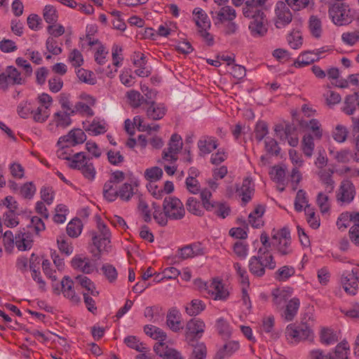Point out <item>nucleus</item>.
<instances>
[{"label": "nucleus", "mask_w": 359, "mask_h": 359, "mask_svg": "<svg viewBox=\"0 0 359 359\" xmlns=\"http://www.w3.org/2000/svg\"><path fill=\"white\" fill-rule=\"evenodd\" d=\"M36 192V187L32 182L24 184L20 190V195L25 198L31 199Z\"/></svg>", "instance_id": "338daca9"}, {"label": "nucleus", "mask_w": 359, "mask_h": 359, "mask_svg": "<svg viewBox=\"0 0 359 359\" xmlns=\"http://www.w3.org/2000/svg\"><path fill=\"white\" fill-rule=\"evenodd\" d=\"M74 282L69 276H65L61 281V291L64 296L69 298L72 302L78 303L80 302V297L76 294L74 287Z\"/></svg>", "instance_id": "4be33fe9"}, {"label": "nucleus", "mask_w": 359, "mask_h": 359, "mask_svg": "<svg viewBox=\"0 0 359 359\" xmlns=\"http://www.w3.org/2000/svg\"><path fill=\"white\" fill-rule=\"evenodd\" d=\"M272 302L277 306H282L289 297L287 292L285 290L276 288L272 291Z\"/></svg>", "instance_id": "c9c22d12"}, {"label": "nucleus", "mask_w": 359, "mask_h": 359, "mask_svg": "<svg viewBox=\"0 0 359 359\" xmlns=\"http://www.w3.org/2000/svg\"><path fill=\"white\" fill-rule=\"evenodd\" d=\"M69 167L73 169L81 170L83 175L88 180L92 181L95 176L96 171L93 163L87 158L83 152L74 154Z\"/></svg>", "instance_id": "39448f33"}, {"label": "nucleus", "mask_w": 359, "mask_h": 359, "mask_svg": "<svg viewBox=\"0 0 359 359\" xmlns=\"http://www.w3.org/2000/svg\"><path fill=\"white\" fill-rule=\"evenodd\" d=\"M309 30L312 36L319 38L322 33V24L320 20L315 15H311L309 23Z\"/></svg>", "instance_id": "c03bdc74"}, {"label": "nucleus", "mask_w": 359, "mask_h": 359, "mask_svg": "<svg viewBox=\"0 0 359 359\" xmlns=\"http://www.w3.org/2000/svg\"><path fill=\"white\" fill-rule=\"evenodd\" d=\"M145 177L151 182H156L161 179L163 170L158 167H153L145 170Z\"/></svg>", "instance_id": "774afa93"}, {"label": "nucleus", "mask_w": 359, "mask_h": 359, "mask_svg": "<svg viewBox=\"0 0 359 359\" xmlns=\"http://www.w3.org/2000/svg\"><path fill=\"white\" fill-rule=\"evenodd\" d=\"M71 116H74L72 114H68L65 111H57L54 114V121L57 126L66 128L72 123Z\"/></svg>", "instance_id": "e433bc0d"}, {"label": "nucleus", "mask_w": 359, "mask_h": 359, "mask_svg": "<svg viewBox=\"0 0 359 359\" xmlns=\"http://www.w3.org/2000/svg\"><path fill=\"white\" fill-rule=\"evenodd\" d=\"M333 172L331 170H321L318 172V175L320 177L322 182L326 185V189L329 192H332L334 189V180H332V175Z\"/></svg>", "instance_id": "37998d69"}, {"label": "nucleus", "mask_w": 359, "mask_h": 359, "mask_svg": "<svg viewBox=\"0 0 359 359\" xmlns=\"http://www.w3.org/2000/svg\"><path fill=\"white\" fill-rule=\"evenodd\" d=\"M355 194V188L353 182L348 180H344L340 182L336 198L341 205L349 204L353 201Z\"/></svg>", "instance_id": "6e6552de"}, {"label": "nucleus", "mask_w": 359, "mask_h": 359, "mask_svg": "<svg viewBox=\"0 0 359 359\" xmlns=\"http://www.w3.org/2000/svg\"><path fill=\"white\" fill-rule=\"evenodd\" d=\"M182 145L181 136L178 134L172 135L168 149L163 151V158L172 162L176 161L177 160V154L182 149Z\"/></svg>", "instance_id": "1a4fd4ad"}, {"label": "nucleus", "mask_w": 359, "mask_h": 359, "mask_svg": "<svg viewBox=\"0 0 359 359\" xmlns=\"http://www.w3.org/2000/svg\"><path fill=\"white\" fill-rule=\"evenodd\" d=\"M124 343L130 348L135 349L139 352H144L147 348L144 344L140 342L138 338L135 336H128L124 339Z\"/></svg>", "instance_id": "5fc2aeb1"}, {"label": "nucleus", "mask_w": 359, "mask_h": 359, "mask_svg": "<svg viewBox=\"0 0 359 359\" xmlns=\"http://www.w3.org/2000/svg\"><path fill=\"white\" fill-rule=\"evenodd\" d=\"M254 191V184L252 179L250 177L245 178L241 187V195H242V201L244 205L251 200Z\"/></svg>", "instance_id": "bb28decb"}, {"label": "nucleus", "mask_w": 359, "mask_h": 359, "mask_svg": "<svg viewBox=\"0 0 359 359\" xmlns=\"http://www.w3.org/2000/svg\"><path fill=\"white\" fill-rule=\"evenodd\" d=\"M60 147L57 151V156L63 160L72 161L73 156L72 154L73 150L72 149V146L68 143H62L61 144H58Z\"/></svg>", "instance_id": "3c124183"}, {"label": "nucleus", "mask_w": 359, "mask_h": 359, "mask_svg": "<svg viewBox=\"0 0 359 359\" xmlns=\"http://www.w3.org/2000/svg\"><path fill=\"white\" fill-rule=\"evenodd\" d=\"M300 306V301L298 298L294 297L291 299L286 304L282 316L287 320L291 321L294 319L297 313Z\"/></svg>", "instance_id": "393cba45"}, {"label": "nucleus", "mask_w": 359, "mask_h": 359, "mask_svg": "<svg viewBox=\"0 0 359 359\" xmlns=\"http://www.w3.org/2000/svg\"><path fill=\"white\" fill-rule=\"evenodd\" d=\"M163 210L171 220L182 219L185 215V209L182 201L175 196H167L163 202Z\"/></svg>", "instance_id": "423d86ee"}, {"label": "nucleus", "mask_w": 359, "mask_h": 359, "mask_svg": "<svg viewBox=\"0 0 359 359\" xmlns=\"http://www.w3.org/2000/svg\"><path fill=\"white\" fill-rule=\"evenodd\" d=\"M348 343H340L336 346L334 354L329 355V359H348Z\"/></svg>", "instance_id": "49530a36"}, {"label": "nucleus", "mask_w": 359, "mask_h": 359, "mask_svg": "<svg viewBox=\"0 0 359 359\" xmlns=\"http://www.w3.org/2000/svg\"><path fill=\"white\" fill-rule=\"evenodd\" d=\"M265 15L252 19L249 25V29L254 36H263L268 31Z\"/></svg>", "instance_id": "f3484780"}, {"label": "nucleus", "mask_w": 359, "mask_h": 359, "mask_svg": "<svg viewBox=\"0 0 359 359\" xmlns=\"http://www.w3.org/2000/svg\"><path fill=\"white\" fill-rule=\"evenodd\" d=\"M272 244L273 245H277V250L281 255H286L291 253L292 252V249L290 247L291 240L282 239L278 241H273Z\"/></svg>", "instance_id": "4d7b16f0"}, {"label": "nucleus", "mask_w": 359, "mask_h": 359, "mask_svg": "<svg viewBox=\"0 0 359 359\" xmlns=\"http://www.w3.org/2000/svg\"><path fill=\"white\" fill-rule=\"evenodd\" d=\"M152 206L154 209L153 217L155 221L161 226H166L168 224L169 217L166 215L165 212L163 210L161 211L160 206L157 205L156 203H153Z\"/></svg>", "instance_id": "a18cd8bd"}, {"label": "nucleus", "mask_w": 359, "mask_h": 359, "mask_svg": "<svg viewBox=\"0 0 359 359\" xmlns=\"http://www.w3.org/2000/svg\"><path fill=\"white\" fill-rule=\"evenodd\" d=\"M357 110H359V90L346 97L343 107V111L348 115Z\"/></svg>", "instance_id": "b1692460"}, {"label": "nucleus", "mask_w": 359, "mask_h": 359, "mask_svg": "<svg viewBox=\"0 0 359 359\" xmlns=\"http://www.w3.org/2000/svg\"><path fill=\"white\" fill-rule=\"evenodd\" d=\"M187 210L196 216L203 215V211L201 208L200 202L194 197H189L186 203Z\"/></svg>", "instance_id": "de8ad7c7"}, {"label": "nucleus", "mask_w": 359, "mask_h": 359, "mask_svg": "<svg viewBox=\"0 0 359 359\" xmlns=\"http://www.w3.org/2000/svg\"><path fill=\"white\" fill-rule=\"evenodd\" d=\"M98 232L95 231H90L92 236V242L95 250H91L90 252L95 259H100V253L102 251L108 250L110 243L111 233L106 224L102 221L100 218L98 219L97 222Z\"/></svg>", "instance_id": "f03ea898"}, {"label": "nucleus", "mask_w": 359, "mask_h": 359, "mask_svg": "<svg viewBox=\"0 0 359 359\" xmlns=\"http://www.w3.org/2000/svg\"><path fill=\"white\" fill-rule=\"evenodd\" d=\"M295 269L291 266H284L276 272L275 278L278 281H285L294 276Z\"/></svg>", "instance_id": "603ef678"}, {"label": "nucleus", "mask_w": 359, "mask_h": 359, "mask_svg": "<svg viewBox=\"0 0 359 359\" xmlns=\"http://www.w3.org/2000/svg\"><path fill=\"white\" fill-rule=\"evenodd\" d=\"M285 2L293 11H301L313 4V0H285Z\"/></svg>", "instance_id": "680f3d73"}, {"label": "nucleus", "mask_w": 359, "mask_h": 359, "mask_svg": "<svg viewBox=\"0 0 359 359\" xmlns=\"http://www.w3.org/2000/svg\"><path fill=\"white\" fill-rule=\"evenodd\" d=\"M205 252V248L202 246L201 243H194L177 250V255L182 259L203 255Z\"/></svg>", "instance_id": "f8f14e48"}, {"label": "nucleus", "mask_w": 359, "mask_h": 359, "mask_svg": "<svg viewBox=\"0 0 359 359\" xmlns=\"http://www.w3.org/2000/svg\"><path fill=\"white\" fill-rule=\"evenodd\" d=\"M290 6L284 1H278L275 6V26L282 29L288 25L292 20V14Z\"/></svg>", "instance_id": "0eeeda50"}, {"label": "nucleus", "mask_w": 359, "mask_h": 359, "mask_svg": "<svg viewBox=\"0 0 359 359\" xmlns=\"http://www.w3.org/2000/svg\"><path fill=\"white\" fill-rule=\"evenodd\" d=\"M86 140L85 133L79 128L70 130L67 135L60 137L57 142V144L62 143H68L72 147L83 143Z\"/></svg>", "instance_id": "4468645a"}, {"label": "nucleus", "mask_w": 359, "mask_h": 359, "mask_svg": "<svg viewBox=\"0 0 359 359\" xmlns=\"http://www.w3.org/2000/svg\"><path fill=\"white\" fill-rule=\"evenodd\" d=\"M285 337L289 343L296 344L309 339L313 335L311 325L308 323L290 324L285 329Z\"/></svg>", "instance_id": "20e7f679"}, {"label": "nucleus", "mask_w": 359, "mask_h": 359, "mask_svg": "<svg viewBox=\"0 0 359 359\" xmlns=\"http://www.w3.org/2000/svg\"><path fill=\"white\" fill-rule=\"evenodd\" d=\"M308 201L306 198V192L300 189L297 191L295 201H294V209L297 212H302L303 210V205L307 204Z\"/></svg>", "instance_id": "0e129e2a"}, {"label": "nucleus", "mask_w": 359, "mask_h": 359, "mask_svg": "<svg viewBox=\"0 0 359 359\" xmlns=\"http://www.w3.org/2000/svg\"><path fill=\"white\" fill-rule=\"evenodd\" d=\"M255 137L257 142H261L268 134L269 129L266 122L259 121L257 123L255 128Z\"/></svg>", "instance_id": "6e6d98bb"}, {"label": "nucleus", "mask_w": 359, "mask_h": 359, "mask_svg": "<svg viewBox=\"0 0 359 359\" xmlns=\"http://www.w3.org/2000/svg\"><path fill=\"white\" fill-rule=\"evenodd\" d=\"M348 131L347 128L341 124L337 125L332 131L334 140L338 142H344L348 136Z\"/></svg>", "instance_id": "13d9d810"}, {"label": "nucleus", "mask_w": 359, "mask_h": 359, "mask_svg": "<svg viewBox=\"0 0 359 359\" xmlns=\"http://www.w3.org/2000/svg\"><path fill=\"white\" fill-rule=\"evenodd\" d=\"M120 198L125 201H128L134 195V189L131 184L124 183L118 191Z\"/></svg>", "instance_id": "bf43d9fd"}, {"label": "nucleus", "mask_w": 359, "mask_h": 359, "mask_svg": "<svg viewBox=\"0 0 359 359\" xmlns=\"http://www.w3.org/2000/svg\"><path fill=\"white\" fill-rule=\"evenodd\" d=\"M325 50H316L313 51H306L301 54L294 62V66L297 68H301L309 65L315 61H318V55L324 53Z\"/></svg>", "instance_id": "2eb2a0df"}, {"label": "nucleus", "mask_w": 359, "mask_h": 359, "mask_svg": "<svg viewBox=\"0 0 359 359\" xmlns=\"http://www.w3.org/2000/svg\"><path fill=\"white\" fill-rule=\"evenodd\" d=\"M59 103L63 111L74 115V104L71 102V95L67 93H61L59 95Z\"/></svg>", "instance_id": "4c0bfd02"}, {"label": "nucleus", "mask_w": 359, "mask_h": 359, "mask_svg": "<svg viewBox=\"0 0 359 359\" xmlns=\"http://www.w3.org/2000/svg\"><path fill=\"white\" fill-rule=\"evenodd\" d=\"M320 338V341L326 345L334 344L339 340L337 334L329 328H323L321 330Z\"/></svg>", "instance_id": "f704fd0d"}, {"label": "nucleus", "mask_w": 359, "mask_h": 359, "mask_svg": "<svg viewBox=\"0 0 359 359\" xmlns=\"http://www.w3.org/2000/svg\"><path fill=\"white\" fill-rule=\"evenodd\" d=\"M351 271L346 274L344 273L341 278L345 292L351 295H355L358 292L359 281Z\"/></svg>", "instance_id": "dca6fc26"}, {"label": "nucleus", "mask_w": 359, "mask_h": 359, "mask_svg": "<svg viewBox=\"0 0 359 359\" xmlns=\"http://www.w3.org/2000/svg\"><path fill=\"white\" fill-rule=\"evenodd\" d=\"M205 308V304L201 299H193L185 307L186 312L190 316H195L201 313Z\"/></svg>", "instance_id": "473e14b6"}, {"label": "nucleus", "mask_w": 359, "mask_h": 359, "mask_svg": "<svg viewBox=\"0 0 359 359\" xmlns=\"http://www.w3.org/2000/svg\"><path fill=\"white\" fill-rule=\"evenodd\" d=\"M38 100L41 106L36 108L34 120L36 122L43 123L49 116L48 109L53 102V99L48 94L42 93L39 95Z\"/></svg>", "instance_id": "9d476101"}, {"label": "nucleus", "mask_w": 359, "mask_h": 359, "mask_svg": "<svg viewBox=\"0 0 359 359\" xmlns=\"http://www.w3.org/2000/svg\"><path fill=\"white\" fill-rule=\"evenodd\" d=\"M43 16L45 21L48 24H54L58 19L57 9L52 5L45 6L43 10Z\"/></svg>", "instance_id": "a19ab883"}, {"label": "nucleus", "mask_w": 359, "mask_h": 359, "mask_svg": "<svg viewBox=\"0 0 359 359\" xmlns=\"http://www.w3.org/2000/svg\"><path fill=\"white\" fill-rule=\"evenodd\" d=\"M300 125L303 127H306L311 130L316 138H321L323 130L321 129V125L317 119H311L309 122L301 121Z\"/></svg>", "instance_id": "58836bf2"}, {"label": "nucleus", "mask_w": 359, "mask_h": 359, "mask_svg": "<svg viewBox=\"0 0 359 359\" xmlns=\"http://www.w3.org/2000/svg\"><path fill=\"white\" fill-rule=\"evenodd\" d=\"M6 73L10 81V85H21L23 83V79L21 77V74L13 66H8L6 68Z\"/></svg>", "instance_id": "79ce46f5"}, {"label": "nucleus", "mask_w": 359, "mask_h": 359, "mask_svg": "<svg viewBox=\"0 0 359 359\" xmlns=\"http://www.w3.org/2000/svg\"><path fill=\"white\" fill-rule=\"evenodd\" d=\"M303 151L307 156H311L313 149L314 142L313 138L311 135H306L302 140Z\"/></svg>", "instance_id": "e2e57ef3"}, {"label": "nucleus", "mask_w": 359, "mask_h": 359, "mask_svg": "<svg viewBox=\"0 0 359 359\" xmlns=\"http://www.w3.org/2000/svg\"><path fill=\"white\" fill-rule=\"evenodd\" d=\"M210 292L214 296V299L223 300L229 296V292L224 289L223 284L220 281L214 280L210 285Z\"/></svg>", "instance_id": "cd10ccee"}, {"label": "nucleus", "mask_w": 359, "mask_h": 359, "mask_svg": "<svg viewBox=\"0 0 359 359\" xmlns=\"http://www.w3.org/2000/svg\"><path fill=\"white\" fill-rule=\"evenodd\" d=\"M332 22L338 26L348 25L353 20L352 10L345 3L332 4L328 9Z\"/></svg>", "instance_id": "7ed1b4c3"}, {"label": "nucleus", "mask_w": 359, "mask_h": 359, "mask_svg": "<svg viewBox=\"0 0 359 359\" xmlns=\"http://www.w3.org/2000/svg\"><path fill=\"white\" fill-rule=\"evenodd\" d=\"M217 140L214 137L206 136L198 142V147L201 153L208 154L217 147Z\"/></svg>", "instance_id": "a878e982"}, {"label": "nucleus", "mask_w": 359, "mask_h": 359, "mask_svg": "<svg viewBox=\"0 0 359 359\" xmlns=\"http://www.w3.org/2000/svg\"><path fill=\"white\" fill-rule=\"evenodd\" d=\"M210 14L216 26L225 24V22L234 20L236 18V11L229 6H225L219 8V11H211Z\"/></svg>", "instance_id": "9b49d317"}, {"label": "nucleus", "mask_w": 359, "mask_h": 359, "mask_svg": "<svg viewBox=\"0 0 359 359\" xmlns=\"http://www.w3.org/2000/svg\"><path fill=\"white\" fill-rule=\"evenodd\" d=\"M243 13L245 17L252 19L264 15L261 7L248 1L245 2V6L243 8Z\"/></svg>", "instance_id": "7c9ffc66"}, {"label": "nucleus", "mask_w": 359, "mask_h": 359, "mask_svg": "<svg viewBox=\"0 0 359 359\" xmlns=\"http://www.w3.org/2000/svg\"><path fill=\"white\" fill-rule=\"evenodd\" d=\"M216 329L218 334L224 339L230 338L232 332V328L227 320L223 318H219L216 321Z\"/></svg>", "instance_id": "c756f323"}, {"label": "nucleus", "mask_w": 359, "mask_h": 359, "mask_svg": "<svg viewBox=\"0 0 359 359\" xmlns=\"http://www.w3.org/2000/svg\"><path fill=\"white\" fill-rule=\"evenodd\" d=\"M304 211L307 217V222L309 224L310 226L313 229H318L320 226V219L319 217L316 215L313 209L311 208L309 205H306Z\"/></svg>", "instance_id": "8fccbe9b"}, {"label": "nucleus", "mask_w": 359, "mask_h": 359, "mask_svg": "<svg viewBox=\"0 0 359 359\" xmlns=\"http://www.w3.org/2000/svg\"><path fill=\"white\" fill-rule=\"evenodd\" d=\"M32 238L30 233L23 231H18L15 236V244L19 250L25 251L29 250L32 245Z\"/></svg>", "instance_id": "aec40b11"}, {"label": "nucleus", "mask_w": 359, "mask_h": 359, "mask_svg": "<svg viewBox=\"0 0 359 359\" xmlns=\"http://www.w3.org/2000/svg\"><path fill=\"white\" fill-rule=\"evenodd\" d=\"M239 348V344L236 341H231L226 343L224 347L223 350L217 352L216 358L219 359H223L226 355H231L235 351H236Z\"/></svg>", "instance_id": "09e8293b"}, {"label": "nucleus", "mask_w": 359, "mask_h": 359, "mask_svg": "<svg viewBox=\"0 0 359 359\" xmlns=\"http://www.w3.org/2000/svg\"><path fill=\"white\" fill-rule=\"evenodd\" d=\"M193 14L195 16L194 20L198 29L204 27L205 29H209L210 27V21L207 14L203 9L200 8H196L193 11Z\"/></svg>", "instance_id": "c85d7f7f"}, {"label": "nucleus", "mask_w": 359, "mask_h": 359, "mask_svg": "<svg viewBox=\"0 0 359 359\" xmlns=\"http://www.w3.org/2000/svg\"><path fill=\"white\" fill-rule=\"evenodd\" d=\"M57 243L59 250L67 256L70 255L73 252V247L65 239V236H60L57 238Z\"/></svg>", "instance_id": "69168bd1"}, {"label": "nucleus", "mask_w": 359, "mask_h": 359, "mask_svg": "<svg viewBox=\"0 0 359 359\" xmlns=\"http://www.w3.org/2000/svg\"><path fill=\"white\" fill-rule=\"evenodd\" d=\"M17 111L21 118H27L30 114L33 115V117L34 116L36 109L31 102L23 101L18 106Z\"/></svg>", "instance_id": "ea45409f"}, {"label": "nucleus", "mask_w": 359, "mask_h": 359, "mask_svg": "<svg viewBox=\"0 0 359 359\" xmlns=\"http://www.w3.org/2000/svg\"><path fill=\"white\" fill-rule=\"evenodd\" d=\"M274 323L275 319L273 316L264 317L262 320V330L266 333H271V337L276 339L278 336L277 333H273Z\"/></svg>", "instance_id": "052dcab7"}, {"label": "nucleus", "mask_w": 359, "mask_h": 359, "mask_svg": "<svg viewBox=\"0 0 359 359\" xmlns=\"http://www.w3.org/2000/svg\"><path fill=\"white\" fill-rule=\"evenodd\" d=\"M166 323L169 328L173 332H178L184 328L181 321V313L175 309L172 308L166 316Z\"/></svg>", "instance_id": "6ab92c4d"}, {"label": "nucleus", "mask_w": 359, "mask_h": 359, "mask_svg": "<svg viewBox=\"0 0 359 359\" xmlns=\"http://www.w3.org/2000/svg\"><path fill=\"white\" fill-rule=\"evenodd\" d=\"M103 196L109 202L114 201L118 196V191L114 187L111 182L107 181L104 184Z\"/></svg>", "instance_id": "864d4df0"}, {"label": "nucleus", "mask_w": 359, "mask_h": 359, "mask_svg": "<svg viewBox=\"0 0 359 359\" xmlns=\"http://www.w3.org/2000/svg\"><path fill=\"white\" fill-rule=\"evenodd\" d=\"M276 263L273 256L262 248H259L257 255L252 256L249 259L248 269L249 271L255 277H262L266 269L273 270L276 268Z\"/></svg>", "instance_id": "f257e3e1"}, {"label": "nucleus", "mask_w": 359, "mask_h": 359, "mask_svg": "<svg viewBox=\"0 0 359 359\" xmlns=\"http://www.w3.org/2000/svg\"><path fill=\"white\" fill-rule=\"evenodd\" d=\"M127 97L129 100L130 104L133 108H137L140 106H142L144 104H146L148 102L147 100L144 97L143 95L140 94V92L131 90L127 93Z\"/></svg>", "instance_id": "2f4dec72"}, {"label": "nucleus", "mask_w": 359, "mask_h": 359, "mask_svg": "<svg viewBox=\"0 0 359 359\" xmlns=\"http://www.w3.org/2000/svg\"><path fill=\"white\" fill-rule=\"evenodd\" d=\"M205 323L199 318H192L189 320L186 325V338L193 340L196 337H201L204 332Z\"/></svg>", "instance_id": "ddd939ff"}, {"label": "nucleus", "mask_w": 359, "mask_h": 359, "mask_svg": "<svg viewBox=\"0 0 359 359\" xmlns=\"http://www.w3.org/2000/svg\"><path fill=\"white\" fill-rule=\"evenodd\" d=\"M210 205H212V208H208V209L205 210L209 212H213L215 215L222 219L226 218L231 212L230 206L224 201H215Z\"/></svg>", "instance_id": "5701e85b"}, {"label": "nucleus", "mask_w": 359, "mask_h": 359, "mask_svg": "<svg viewBox=\"0 0 359 359\" xmlns=\"http://www.w3.org/2000/svg\"><path fill=\"white\" fill-rule=\"evenodd\" d=\"M72 266L83 273H90L94 271L95 266L87 257L76 255L71 262Z\"/></svg>", "instance_id": "412c9836"}, {"label": "nucleus", "mask_w": 359, "mask_h": 359, "mask_svg": "<svg viewBox=\"0 0 359 359\" xmlns=\"http://www.w3.org/2000/svg\"><path fill=\"white\" fill-rule=\"evenodd\" d=\"M148 107L146 110L148 118L153 121L160 120L163 118L166 113V109L163 104H157L154 101H148Z\"/></svg>", "instance_id": "a211bd4d"}, {"label": "nucleus", "mask_w": 359, "mask_h": 359, "mask_svg": "<svg viewBox=\"0 0 359 359\" xmlns=\"http://www.w3.org/2000/svg\"><path fill=\"white\" fill-rule=\"evenodd\" d=\"M83 223L79 218L73 219L67 226V233L72 238L78 237L82 231Z\"/></svg>", "instance_id": "72a5a7b5"}]
</instances>
